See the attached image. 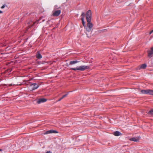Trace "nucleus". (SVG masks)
Wrapping results in <instances>:
<instances>
[{"mask_svg":"<svg viewBox=\"0 0 153 153\" xmlns=\"http://www.w3.org/2000/svg\"><path fill=\"white\" fill-rule=\"evenodd\" d=\"M88 22L87 26L86 27V30L85 33L87 35V37H90L91 33L92 28L93 26L91 22Z\"/></svg>","mask_w":153,"mask_h":153,"instance_id":"1","label":"nucleus"},{"mask_svg":"<svg viewBox=\"0 0 153 153\" xmlns=\"http://www.w3.org/2000/svg\"><path fill=\"white\" fill-rule=\"evenodd\" d=\"M89 68V67L88 66L86 65H82L79 67H77L76 68H71V69L74 71H76V70L84 71L85 70L88 69Z\"/></svg>","mask_w":153,"mask_h":153,"instance_id":"2","label":"nucleus"},{"mask_svg":"<svg viewBox=\"0 0 153 153\" xmlns=\"http://www.w3.org/2000/svg\"><path fill=\"white\" fill-rule=\"evenodd\" d=\"M142 94H149L153 95V90L150 89L142 90L140 91Z\"/></svg>","mask_w":153,"mask_h":153,"instance_id":"3","label":"nucleus"},{"mask_svg":"<svg viewBox=\"0 0 153 153\" xmlns=\"http://www.w3.org/2000/svg\"><path fill=\"white\" fill-rule=\"evenodd\" d=\"M39 87V85L36 83L30 84L29 89L30 91H33L37 89Z\"/></svg>","mask_w":153,"mask_h":153,"instance_id":"4","label":"nucleus"},{"mask_svg":"<svg viewBox=\"0 0 153 153\" xmlns=\"http://www.w3.org/2000/svg\"><path fill=\"white\" fill-rule=\"evenodd\" d=\"M91 12L90 10L87 11L86 14V17L87 22H91Z\"/></svg>","mask_w":153,"mask_h":153,"instance_id":"5","label":"nucleus"},{"mask_svg":"<svg viewBox=\"0 0 153 153\" xmlns=\"http://www.w3.org/2000/svg\"><path fill=\"white\" fill-rule=\"evenodd\" d=\"M148 53V57L149 58H151L153 56V47H152L151 50H148L147 51Z\"/></svg>","mask_w":153,"mask_h":153,"instance_id":"6","label":"nucleus"},{"mask_svg":"<svg viewBox=\"0 0 153 153\" xmlns=\"http://www.w3.org/2000/svg\"><path fill=\"white\" fill-rule=\"evenodd\" d=\"M61 12V11L60 10L53 11L52 13V15L54 16H57L60 14Z\"/></svg>","mask_w":153,"mask_h":153,"instance_id":"7","label":"nucleus"},{"mask_svg":"<svg viewBox=\"0 0 153 153\" xmlns=\"http://www.w3.org/2000/svg\"><path fill=\"white\" fill-rule=\"evenodd\" d=\"M58 133V132L56 130H48L46 131L44 133V134H49L51 133Z\"/></svg>","mask_w":153,"mask_h":153,"instance_id":"8","label":"nucleus"},{"mask_svg":"<svg viewBox=\"0 0 153 153\" xmlns=\"http://www.w3.org/2000/svg\"><path fill=\"white\" fill-rule=\"evenodd\" d=\"M140 138V137L138 136L136 137L131 138L129 139V140L130 141H133L134 142H138L139 141Z\"/></svg>","mask_w":153,"mask_h":153,"instance_id":"9","label":"nucleus"},{"mask_svg":"<svg viewBox=\"0 0 153 153\" xmlns=\"http://www.w3.org/2000/svg\"><path fill=\"white\" fill-rule=\"evenodd\" d=\"M47 101V99L45 98H40L37 101V103L38 104H40L41 103Z\"/></svg>","mask_w":153,"mask_h":153,"instance_id":"10","label":"nucleus"},{"mask_svg":"<svg viewBox=\"0 0 153 153\" xmlns=\"http://www.w3.org/2000/svg\"><path fill=\"white\" fill-rule=\"evenodd\" d=\"M42 56L39 53L38 51L37 52L36 54V57L38 59H40L42 58Z\"/></svg>","mask_w":153,"mask_h":153,"instance_id":"11","label":"nucleus"},{"mask_svg":"<svg viewBox=\"0 0 153 153\" xmlns=\"http://www.w3.org/2000/svg\"><path fill=\"white\" fill-rule=\"evenodd\" d=\"M114 134L115 136H119L121 134L119 131H116L114 133Z\"/></svg>","mask_w":153,"mask_h":153,"instance_id":"12","label":"nucleus"},{"mask_svg":"<svg viewBox=\"0 0 153 153\" xmlns=\"http://www.w3.org/2000/svg\"><path fill=\"white\" fill-rule=\"evenodd\" d=\"M146 66H147V65L146 64H143L141 65V66H140V68H139V69H144L146 68Z\"/></svg>","mask_w":153,"mask_h":153,"instance_id":"13","label":"nucleus"},{"mask_svg":"<svg viewBox=\"0 0 153 153\" xmlns=\"http://www.w3.org/2000/svg\"><path fill=\"white\" fill-rule=\"evenodd\" d=\"M68 95V94H65L61 98L59 99L58 100H57V102H58V101H61L63 98L66 97Z\"/></svg>","mask_w":153,"mask_h":153,"instance_id":"14","label":"nucleus"},{"mask_svg":"<svg viewBox=\"0 0 153 153\" xmlns=\"http://www.w3.org/2000/svg\"><path fill=\"white\" fill-rule=\"evenodd\" d=\"M78 62V61L76 60V61H71L70 62V65H73L74 64L77 63Z\"/></svg>","mask_w":153,"mask_h":153,"instance_id":"15","label":"nucleus"},{"mask_svg":"<svg viewBox=\"0 0 153 153\" xmlns=\"http://www.w3.org/2000/svg\"><path fill=\"white\" fill-rule=\"evenodd\" d=\"M148 114L152 116H153V109L150 111L148 112Z\"/></svg>","mask_w":153,"mask_h":153,"instance_id":"16","label":"nucleus"},{"mask_svg":"<svg viewBox=\"0 0 153 153\" xmlns=\"http://www.w3.org/2000/svg\"><path fill=\"white\" fill-rule=\"evenodd\" d=\"M84 19L83 18H81V20L82 21V23L83 26H85V23L84 21Z\"/></svg>","mask_w":153,"mask_h":153,"instance_id":"17","label":"nucleus"},{"mask_svg":"<svg viewBox=\"0 0 153 153\" xmlns=\"http://www.w3.org/2000/svg\"><path fill=\"white\" fill-rule=\"evenodd\" d=\"M81 16H82L81 18H83V19H84V18L85 16V13H84V12L82 13L81 15Z\"/></svg>","mask_w":153,"mask_h":153,"instance_id":"18","label":"nucleus"},{"mask_svg":"<svg viewBox=\"0 0 153 153\" xmlns=\"http://www.w3.org/2000/svg\"><path fill=\"white\" fill-rule=\"evenodd\" d=\"M153 32V30H152V31H151L150 32V33H149V34H152Z\"/></svg>","mask_w":153,"mask_h":153,"instance_id":"19","label":"nucleus"},{"mask_svg":"<svg viewBox=\"0 0 153 153\" xmlns=\"http://www.w3.org/2000/svg\"><path fill=\"white\" fill-rule=\"evenodd\" d=\"M4 7H5V6H4V5H2V6L1 7V9H3V8H4Z\"/></svg>","mask_w":153,"mask_h":153,"instance_id":"20","label":"nucleus"},{"mask_svg":"<svg viewBox=\"0 0 153 153\" xmlns=\"http://www.w3.org/2000/svg\"><path fill=\"white\" fill-rule=\"evenodd\" d=\"M2 13V12L0 10V13Z\"/></svg>","mask_w":153,"mask_h":153,"instance_id":"21","label":"nucleus"},{"mask_svg":"<svg viewBox=\"0 0 153 153\" xmlns=\"http://www.w3.org/2000/svg\"><path fill=\"white\" fill-rule=\"evenodd\" d=\"M56 7H57V6L56 5H55V8H56Z\"/></svg>","mask_w":153,"mask_h":153,"instance_id":"22","label":"nucleus"},{"mask_svg":"<svg viewBox=\"0 0 153 153\" xmlns=\"http://www.w3.org/2000/svg\"><path fill=\"white\" fill-rule=\"evenodd\" d=\"M1 151V149H0V152Z\"/></svg>","mask_w":153,"mask_h":153,"instance_id":"23","label":"nucleus"},{"mask_svg":"<svg viewBox=\"0 0 153 153\" xmlns=\"http://www.w3.org/2000/svg\"><path fill=\"white\" fill-rule=\"evenodd\" d=\"M35 23V22H34V23H33V25H34Z\"/></svg>","mask_w":153,"mask_h":153,"instance_id":"24","label":"nucleus"}]
</instances>
